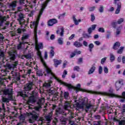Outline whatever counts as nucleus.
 <instances>
[{"label": "nucleus", "mask_w": 125, "mask_h": 125, "mask_svg": "<svg viewBox=\"0 0 125 125\" xmlns=\"http://www.w3.org/2000/svg\"><path fill=\"white\" fill-rule=\"evenodd\" d=\"M41 109H42L41 106H36L35 110L32 111V113H30L31 117L29 119V122L30 124H33L35 121H37L39 125H42L43 123L50 124L51 120H52L53 113L51 112L49 114L45 115L44 118L39 119V116L40 114H41Z\"/></svg>", "instance_id": "nucleus-1"}, {"label": "nucleus", "mask_w": 125, "mask_h": 125, "mask_svg": "<svg viewBox=\"0 0 125 125\" xmlns=\"http://www.w3.org/2000/svg\"><path fill=\"white\" fill-rule=\"evenodd\" d=\"M34 85H35V83L33 82L27 83L23 88L24 91L19 92L20 96H21V97H28L29 95H35V91H33L31 93H29L30 91L33 89Z\"/></svg>", "instance_id": "nucleus-2"}, {"label": "nucleus", "mask_w": 125, "mask_h": 125, "mask_svg": "<svg viewBox=\"0 0 125 125\" xmlns=\"http://www.w3.org/2000/svg\"><path fill=\"white\" fill-rule=\"evenodd\" d=\"M37 55H38L42 63L43 64L44 67V70L46 72V73H45L44 75L47 76L48 77H49L50 78H54V74L52 72L51 69L49 67H48V66H47V65H46V63H45V62H44V60L42 58V52H41L40 50H37Z\"/></svg>", "instance_id": "nucleus-3"}, {"label": "nucleus", "mask_w": 125, "mask_h": 125, "mask_svg": "<svg viewBox=\"0 0 125 125\" xmlns=\"http://www.w3.org/2000/svg\"><path fill=\"white\" fill-rule=\"evenodd\" d=\"M3 94L4 95H8V98L3 97L2 98V101L4 103H8L9 101L13 100V89L12 87H10L9 88L6 89L3 91Z\"/></svg>", "instance_id": "nucleus-4"}, {"label": "nucleus", "mask_w": 125, "mask_h": 125, "mask_svg": "<svg viewBox=\"0 0 125 125\" xmlns=\"http://www.w3.org/2000/svg\"><path fill=\"white\" fill-rule=\"evenodd\" d=\"M6 20V17H0V30H5L8 27H12V24L9 23Z\"/></svg>", "instance_id": "nucleus-5"}, {"label": "nucleus", "mask_w": 125, "mask_h": 125, "mask_svg": "<svg viewBox=\"0 0 125 125\" xmlns=\"http://www.w3.org/2000/svg\"><path fill=\"white\" fill-rule=\"evenodd\" d=\"M30 36L28 34H24L21 37L22 42H21L20 44L18 45V49H21V48H23L25 45L26 46V48H28V42H25L26 40L29 39Z\"/></svg>", "instance_id": "nucleus-6"}, {"label": "nucleus", "mask_w": 125, "mask_h": 125, "mask_svg": "<svg viewBox=\"0 0 125 125\" xmlns=\"http://www.w3.org/2000/svg\"><path fill=\"white\" fill-rule=\"evenodd\" d=\"M24 18H25V17H24V15L23 14L21 13L19 14L18 21H19L20 25L23 28H26V27H27V23H26L27 22Z\"/></svg>", "instance_id": "nucleus-7"}, {"label": "nucleus", "mask_w": 125, "mask_h": 125, "mask_svg": "<svg viewBox=\"0 0 125 125\" xmlns=\"http://www.w3.org/2000/svg\"><path fill=\"white\" fill-rule=\"evenodd\" d=\"M12 77H9V80H11L13 79V81L14 83H17L19 81L21 80V76L19 75V73L17 72H12Z\"/></svg>", "instance_id": "nucleus-8"}, {"label": "nucleus", "mask_w": 125, "mask_h": 125, "mask_svg": "<svg viewBox=\"0 0 125 125\" xmlns=\"http://www.w3.org/2000/svg\"><path fill=\"white\" fill-rule=\"evenodd\" d=\"M64 108L66 110V111L64 112V115H65V116H66L67 115H68V114H69V115H73V113L72 112V111L69 110V108H70V103H69V102H65L64 105Z\"/></svg>", "instance_id": "nucleus-9"}, {"label": "nucleus", "mask_w": 125, "mask_h": 125, "mask_svg": "<svg viewBox=\"0 0 125 125\" xmlns=\"http://www.w3.org/2000/svg\"><path fill=\"white\" fill-rule=\"evenodd\" d=\"M120 0H114V4L117 6V8L115 11V14H119L120 11H121V9L122 8V2L119 1Z\"/></svg>", "instance_id": "nucleus-10"}, {"label": "nucleus", "mask_w": 125, "mask_h": 125, "mask_svg": "<svg viewBox=\"0 0 125 125\" xmlns=\"http://www.w3.org/2000/svg\"><path fill=\"white\" fill-rule=\"evenodd\" d=\"M50 0H46L45 2L42 4V8L41 9L38 17V20H40V18H41V16H42V13L43 12V10H44V8L47 6V3H48L49 1H50Z\"/></svg>", "instance_id": "nucleus-11"}, {"label": "nucleus", "mask_w": 125, "mask_h": 125, "mask_svg": "<svg viewBox=\"0 0 125 125\" xmlns=\"http://www.w3.org/2000/svg\"><path fill=\"white\" fill-rule=\"evenodd\" d=\"M39 23L37 21H34L32 23H31L30 24V27L31 28H34V35L35 38H37V31H38V25Z\"/></svg>", "instance_id": "nucleus-12"}, {"label": "nucleus", "mask_w": 125, "mask_h": 125, "mask_svg": "<svg viewBox=\"0 0 125 125\" xmlns=\"http://www.w3.org/2000/svg\"><path fill=\"white\" fill-rule=\"evenodd\" d=\"M17 65H18V62H15L12 63L6 64V69H8V70H11L14 69V68H16Z\"/></svg>", "instance_id": "nucleus-13"}, {"label": "nucleus", "mask_w": 125, "mask_h": 125, "mask_svg": "<svg viewBox=\"0 0 125 125\" xmlns=\"http://www.w3.org/2000/svg\"><path fill=\"white\" fill-rule=\"evenodd\" d=\"M16 53L15 52H9V58L10 59V62H12V61H14L15 59H16Z\"/></svg>", "instance_id": "nucleus-14"}, {"label": "nucleus", "mask_w": 125, "mask_h": 125, "mask_svg": "<svg viewBox=\"0 0 125 125\" xmlns=\"http://www.w3.org/2000/svg\"><path fill=\"white\" fill-rule=\"evenodd\" d=\"M123 84L124 82L122 80H119L118 82H117L115 83L116 90H119L120 88L123 86Z\"/></svg>", "instance_id": "nucleus-15"}, {"label": "nucleus", "mask_w": 125, "mask_h": 125, "mask_svg": "<svg viewBox=\"0 0 125 125\" xmlns=\"http://www.w3.org/2000/svg\"><path fill=\"white\" fill-rule=\"evenodd\" d=\"M58 81L59 83H62V84H63V85H65V86H67L69 89H72V88H74V87L71 84H68V83H66L61 80H58Z\"/></svg>", "instance_id": "nucleus-16"}, {"label": "nucleus", "mask_w": 125, "mask_h": 125, "mask_svg": "<svg viewBox=\"0 0 125 125\" xmlns=\"http://www.w3.org/2000/svg\"><path fill=\"white\" fill-rule=\"evenodd\" d=\"M57 23V20L55 19L50 20L48 22V26H53L54 24Z\"/></svg>", "instance_id": "nucleus-17"}, {"label": "nucleus", "mask_w": 125, "mask_h": 125, "mask_svg": "<svg viewBox=\"0 0 125 125\" xmlns=\"http://www.w3.org/2000/svg\"><path fill=\"white\" fill-rule=\"evenodd\" d=\"M51 83H52V82L51 81H46L43 83V87H45L46 88H49V87H50V86H51Z\"/></svg>", "instance_id": "nucleus-18"}, {"label": "nucleus", "mask_w": 125, "mask_h": 125, "mask_svg": "<svg viewBox=\"0 0 125 125\" xmlns=\"http://www.w3.org/2000/svg\"><path fill=\"white\" fill-rule=\"evenodd\" d=\"M61 37H63L64 36V28L62 27L60 29L57 31V34H59Z\"/></svg>", "instance_id": "nucleus-19"}, {"label": "nucleus", "mask_w": 125, "mask_h": 125, "mask_svg": "<svg viewBox=\"0 0 125 125\" xmlns=\"http://www.w3.org/2000/svg\"><path fill=\"white\" fill-rule=\"evenodd\" d=\"M54 62L55 67H56V68H57L58 65H60V64H61V63L62 62V61L61 60H58L56 59H54Z\"/></svg>", "instance_id": "nucleus-20"}, {"label": "nucleus", "mask_w": 125, "mask_h": 125, "mask_svg": "<svg viewBox=\"0 0 125 125\" xmlns=\"http://www.w3.org/2000/svg\"><path fill=\"white\" fill-rule=\"evenodd\" d=\"M121 46V43L119 42H116L113 47V48L115 50H117V49H119V47Z\"/></svg>", "instance_id": "nucleus-21"}, {"label": "nucleus", "mask_w": 125, "mask_h": 125, "mask_svg": "<svg viewBox=\"0 0 125 125\" xmlns=\"http://www.w3.org/2000/svg\"><path fill=\"white\" fill-rule=\"evenodd\" d=\"M65 114V112L63 109H61V108H59L56 110V114L57 115H63Z\"/></svg>", "instance_id": "nucleus-22"}, {"label": "nucleus", "mask_w": 125, "mask_h": 125, "mask_svg": "<svg viewBox=\"0 0 125 125\" xmlns=\"http://www.w3.org/2000/svg\"><path fill=\"white\" fill-rule=\"evenodd\" d=\"M73 21L74 22L75 25H79V22H81L82 20L81 19H79L78 20L76 19V16L73 15L72 17Z\"/></svg>", "instance_id": "nucleus-23"}, {"label": "nucleus", "mask_w": 125, "mask_h": 125, "mask_svg": "<svg viewBox=\"0 0 125 125\" xmlns=\"http://www.w3.org/2000/svg\"><path fill=\"white\" fill-rule=\"evenodd\" d=\"M23 9H24L25 10V11H29V8H28L25 6L21 5L18 7V10L19 11L23 10Z\"/></svg>", "instance_id": "nucleus-24"}, {"label": "nucleus", "mask_w": 125, "mask_h": 125, "mask_svg": "<svg viewBox=\"0 0 125 125\" xmlns=\"http://www.w3.org/2000/svg\"><path fill=\"white\" fill-rule=\"evenodd\" d=\"M37 2H38V0H33L32 2L30 3L31 8H33V7H37L38 5H37Z\"/></svg>", "instance_id": "nucleus-25"}, {"label": "nucleus", "mask_w": 125, "mask_h": 125, "mask_svg": "<svg viewBox=\"0 0 125 125\" xmlns=\"http://www.w3.org/2000/svg\"><path fill=\"white\" fill-rule=\"evenodd\" d=\"M109 93H105V95H106L107 96H110L111 97H114V96H115V94H113V89H109Z\"/></svg>", "instance_id": "nucleus-26"}, {"label": "nucleus", "mask_w": 125, "mask_h": 125, "mask_svg": "<svg viewBox=\"0 0 125 125\" xmlns=\"http://www.w3.org/2000/svg\"><path fill=\"white\" fill-rule=\"evenodd\" d=\"M35 48L37 50H40V49H42L43 48L42 43H39V44H37Z\"/></svg>", "instance_id": "nucleus-27"}, {"label": "nucleus", "mask_w": 125, "mask_h": 125, "mask_svg": "<svg viewBox=\"0 0 125 125\" xmlns=\"http://www.w3.org/2000/svg\"><path fill=\"white\" fill-rule=\"evenodd\" d=\"M73 45L76 47H82V46H83V43L78 41H76L73 43Z\"/></svg>", "instance_id": "nucleus-28"}, {"label": "nucleus", "mask_w": 125, "mask_h": 125, "mask_svg": "<svg viewBox=\"0 0 125 125\" xmlns=\"http://www.w3.org/2000/svg\"><path fill=\"white\" fill-rule=\"evenodd\" d=\"M122 29H123V26H122V25L119 26L116 29V37H117V36H119V35H120V34H121V31H122Z\"/></svg>", "instance_id": "nucleus-29"}, {"label": "nucleus", "mask_w": 125, "mask_h": 125, "mask_svg": "<svg viewBox=\"0 0 125 125\" xmlns=\"http://www.w3.org/2000/svg\"><path fill=\"white\" fill-rule=\"evenodd\" d=\"M17 5V2L16 1H13L12 2L10 3L9 4L10 8H14Z\"/></svg>", "instance_id": "nucleus-30"}, {"label": "nucleus", "mask_w": 125, "mask_h": 125, "mask_svg": "<svg viewBox=\"0 0 125 125\" xmlns=\"http://www.w3.org/2000/svg\"><path fill=\"white\" fill-rule=\"evenodd\" d=\"M120 109V114L121 115H125V104H123Z\"/></svg>", "instance_id": "nucleus-31"}, {"label": "nucleus", "mask_w": 125, "mask_h": 125, "mask_svg": "<svg viewBox=\"0 0 125 125\" xmlns=\"http://www.w3.org/2000/svg\"><path fill=\"white\" fill-rule=\"evenodd\" d=\"M19 3L20 5L27 7V4H26V1H25V0H19Z\"/></svg>", "instance_id": "nucleus-32"}, {"label": "nucleus", "mask_w": 125, "mask_h": 125, "mask_svg": "<svg viewBox=\"0 0 125 125\" xmlns=\"http://www.w3.org/2000/svg\"><path fill=\"white\" fill-rule=\"evenodd\" d=\"M54 54H55V53L54 52V47L52 46L51 47V50L50 51V57H53Z\"/></svg>", "instance_id": "nucleus-33"}, {"label": "nucleus", "mask_w": 125, "mask_h": 125, "mask_svg": "<svg viewBox=\"0 0 125 125\" xmlns=\"http://www.w3.org/2000/svg\"><path fill=\"white\" fill-rule=\"evenodd\" d=\"M69 94L68 92H64L63 93V98L65 100H68L70 98L69 97Z\"/></svg>", "instance_id": "nucleus-34"}, {"label": "nucleus", "mask_w": 125, "mask_h": 125, "mask_svg": "<svg viewBox=\"0 0 125 125\" xmlns=\"http://www.w3.org/2000/svg\"><path fill=\"white\" fill-rule=\"evenodd\" d=\"M28 103H34L36 102V100L35 99V97L34 96H31L29 97L28 101Z\"/></svg>", "instance_id": "nucleus-35"}, {"label": "nucleus", "mask_w": 125, "mask_h": 125, "mask_svg": "<svg viewBox=\"0 0 125 125\" xmlns=\"http://www.w3.org/2000/svg\"><path fill=\"white\" fill-rule=\"evenodd\" d=\"M95 66H92L91 68L90 69L88 72V75H90L91 74H93V72L95 71Z\"/></svg>", "instance_id": "nucleus-36"}, {"label": "nucleus", "mask_w": 125, "mask_h": 125, "mask_svg": "<svg viewBox=\"0 0 125 125\" xmlns=\"http://www.w3.org/2000/svg\"><path fill=\"white\" fill-rule=\"evenodd\" d=\"M114 121H116V122H118V125H125V120H118L117 119H115Z\"/></svg>", "instance_id": "nucleus-37"}, {"label": "nucleus", "mask_w": 125, "mask_h": 125, "mask_svg": "<svg viewBox=\"0 0 125 125\" xmlns=\"http://www.w3.org/2000/svg\"><path fill=\"white\" fill-rule=\"evenodd\" d=\"M23 57L26 58V59H32V54H31V53H29L23 55Z\"/></svg>", "instance_id": "nucleus-38"}, {"label": "nucleus", "mask_w": 125, "mask_h": 125, "mask_svg": "<svg viewBox=\"0 0 125 125\" xmlns=\"http://www.w3.org/2000/svg\"><path fill=\"white\" fill-rule=\"evenodd\" d=\"M94 47V44L93 43H91L88 45V48H89V50L90 52H92V49Z\"/></svg>", "instance_id": "nucleus-39"}, {"label": "nucleus", "mask_w": 125, "mask_h": 125, "mask_svg": "<svg viewBox=\"0 0 125 125\" xmlns=\"http://www.w3.org/2000/svg\"><path fill=\"white\" fill-rule=\"evenodd\" d=\"M75 89L76 90V92L80 91V90H82L81 88V84L78 83L76 87H75Z\"/></svg>", "instance_id": "nucleus-40"}, {"label": "nucleus", "mask_w": 125, "mask_h": 125, "mask_svg": "<svg viewBox=\"0 0 125 125\" xmlns=\"http://www.w3.org/2000/svg\"><path fill=\"white\" fill-rule=\"evenodd\" d=\"M124 49H125V47H120V49L117 51V53L118 54H122L124 51Z\"/></svg>", "instance_id": "nucleus-41"}, {"label": "nucleus", "mask_w": 125, "mask_h": 125, "mask_svg": "<svg viewBox=\"0 0 125 125\" xmlns=\"http://www.w3.org/2000/svg\"><path fill=\"white\" fill-rule=\"evenodd\" d=\"M98 10L99 12H100L101 13H103V12H104V6H103V5H100Z\"/></svg>", "instance_id": "nucleus-42"}, {"label": "nucleus", "mask_w": 125, "mask_h": 125, "mask_svg": "<svg viewBox=\"0 0 125 125\" xmlns=\"http://www.w3.org/2000/svg\"><path fill=\"white\" fill-rule=\"evenodd\" d=\"M80 70H81L80 66H75L73 67V71H74L80 72Z\"/></svg>", "instance_id": "nucleus-43"}, {"label": "nucleus", "mask_w": 125, "mask_h": 125, "mask_svg": "<svg viewBox=\"0 0 125 125\" xmlns=\"http://www.w3.org/2000/svg\"><path fill=\"white\" fill-rule=\"evenodd\" d=\"M37 76H39V77H41L43 75V73L42 70H38L37 71Z\"/></svg>", "instance_id": "nucleus-44"}, {"label": "nucleus", "mask_w": 125, "mask_h": 125, "mask_svg": "<svg viewBox=\"0 0 125 125\" xmlns=\"http://www.w3.org/2000/svg\"><path fill=\"white\" fill-rule=\"evenodd\" d=\"M110 61H111V62H113V61L115 60V56H114L113 54L111 53L110 54Z\"/></svg>", "instance_id": "nucleus-45"}, {"label": "nucleus", "mask_w": 125, "mask_h": 125, "mask_svg": "<svg viewBox=\"0 0 125 125\" xmlns=\"http://www.w3.org/2000/svg\"><path fill=\"white\" fill-rule=\"evenodd\" d=\"M58 42L59 44H61V45L63 44V38H59L58 40Z\"/></svg>", "instance_id": "nucleus-46"}, {"label": "nucleus", "mask_w": 125, "mask_h": 125, "mask_svg": "<svg viewBox=\"0 0 125 125\" xmlns=\"http://www.w3.org/2000/svg\"><path fill=\"white\" fill-rule=\"evenodd\" d=\"M124 21H125V20L123 18H120V19H119L117 21V24H119V25L122 24L123 23V22H124Z\"/></svg>", "instance_id": "nucleus-47"}, {"label": "nucleus", "mask_w": 125, "mask_h": 125, "mask_svg": "<svg viewBox=\"0 0 125 125\" xmlns=\"http://www.w3.org/2000/svg\"><path fill=\"white\" fill-rule=\"evenodd\" d=\"M98 32L100 33H105V29L103 27H100L98 29Z\"/></svg>", "instance_id": "nucleus-48"}, {"label": "nucleus", "mask_w": 125, "mask_h": 125, "mask_svg": "<svg viewBox=\"0 0 125 125\" xmlns=\"http://www.w3.org/2000/svg\"><path fill=\"white\" fill-rule=\"evenodd\" d=\"M19 119L21 121H24V120H25V115L21 114L20 116L19 117Z\"/></svg>", "instance_id": "nucleus-49"}, {"label": "nucleus", "mask_w": 125, "mask_h": 125, "mask_svg": "<svg viewBox=\"0 0 125 125\" xmlns=\"http://www.w3.org/2000/svg\"><path fill=\"white\" fill-rule=\"evenodd\" d=\"M83 37L84 38V39H90V38H91V36L88 35L87 34H83Z\"/></svg>", "instance_id": "nucleus-50"}, {"label": "nucleus", "mask_w": 125, "mask_h": 125, "mask_svg": "<svg viewBox=\"0 0 125 125\" xmlns=\"http://www.w3.org/2000/svg\"><path fill=\"white\" fill-rule=\"evenodd\" d=\"M95 20V16H94V14H92L91 15V22H93Z\"/></svg>", "instance_id": "nucleus-51"}, {"label": "nucleus", "mask_w": 125, "mask_h": 125, "mask_svg": "<svg viewBox=\"0 0 125 125\" xmlns=\"http://www.w3.org/2000/svg\"><path fill=\"white\" fill-rule=\"evenodd\" d=\"M90 107H91V104H87L85 108V111H86V112H87L89 108H90Z\"/></svg>", "instance_id": "nucleus-52"}, {"label": "nucleus", "mask_w": 125, "mask_h": 125, "mask_svg": "<svg viewBox=\"0 0 125 125\" xmlns=\"http://www.w3.org/2000/svg\"><path fill=\"white\" fill-rule=\"evenodd\" d=\"M104 71L105 74H108L109 72V70L108 69V67L107 66H104Z\"/></svg>", "instance_id": "nucleus-53"}, {"label": "nucleus", "mask_w": 125, "mask_h": 125, "mask_svg": "<svg viewBox=\"0 0 125 125\" xmlns=\"http://www.w3.org/2000/svg\"><path fill=\"white\" fill-rule=\"evenodd\" d=\"M74 52L75 54V55H79V54H81L82 53L81 51H78V50H75Z\"/></svg>", "instance_id": "nucleus-54"}, {"label": "nucleus", "mask_w": 125, "mask_h": 125, "mask_svg": "<svg viewBox=\"0 0 125 125\" xmlns=\"http://www.w3.org/2000/svg\"><path fill=\"white\" fill-rule=\"evenodd\" d=\"M67 71L64 70L63 72L62 78H63V79H65L66 77V75H67Z\"/></svg>", "instance_id": "nucleus-55"}, {"label": "nucleus", "mask_w": 125, "mask_h": 125, "mask_svg": "<svg viewBox=\"0 0 125 125\" xmlns=\"http://www.w3.org/2000/svg\"><path fill=\"white\" fill-rule=\"evenodd\" d=\"M4 80L1 78H0V85L4 84Z\"/></svg>", "instance_id": "nucleus-56"}, {"label": "nucleus", "mask_w": 125, "mask_h": 125, "mask_svg": "<svg viewBox=\"0 0 125 125\" xmlns=\"http://www.w3.org/2000/svg\"><path fill=\"white\" fill-rule=\"evenodd\" d=\"M102 71H103L102 66H100L99 67V74H100V75L102 74Z\"/></svg>", "instance_id": "nucleus-57"}, {"label": "nucleus", "mask_w": 125, "mask_h": 125, "mask_svg": "<svg viewBox=\"0 0 125 125\" xmlns=\"http://www.w3.org/2000/svg\"><path fill=\"white\" fill-rule=\"evenodd\" d=\"M22 31L23 32H25V29H21L20 28H18V34H21V33H22Z\"/></svg>", "instance_id": "nucleus-58"}, {"label": "nucleus", "mask_w": 125, "mask_h": 125, "mask_svg": "<svg viewBox=\"0 0 125 125\" xmlns=\"http://www.w3.org/2000/svg\"><path fill=\"white\" fill-rule=\"evenodd\" d=\"M83 44L84 45V46L87 47L88 43H87L86 41H83Z\"/></svg>", "instance_id": "nucleus-59"}, {"label": "nucleus", "mask_w": 125, "mask_h": 125, "mask_svg": "<svg viewBox=\"0 0 125 125\" xmlns=\"http://www.w3.org/2000/svg\"><path fill=\"white\" fill-rule=\"evenodd\" d=\"M106 58H104L103 59H102L101 62V64H104V63H105V62L106 61Z\"/></svg>", "instance_id": "nucleus-60"}, {"label": "nucleus", "mask_w": 125, "mask_h": 125, "mask_svg": "<svg viewBox=\"0 0 125 125\" xmlns=\"http://www.w3.org/2000/svg\"><path fill=\"white\" fill-rule=\"evenodd\" d=\"M117 24H118L117 22H113L112 23L113 28H116V27H117Z\"/></svg>", "instance_id": "nucleus-61"}, {"label": "nucleus", "mask_w": 125, "mask_h": 125, "mask_svg": "<svg viewBox=\"0 0 125 125\" xmlns=\"http://www.w3.org/2000/svg\"><path fill=\"white\" fill-rule=\"evenodd\" d=\"M58 122V120H57V119H55V121H53L52 125H56V124H57Z\"/></svg>", "instance_id": "nucleus-62"}, {"label": "nucleus", "mask_w": 125, "mask_h": 125, "mask_svg": "<svg viewBox=\"0 0 125 125\" xmlns=\"http://www.w3.org/2000/svg\"><path fill=\"white\" fill-rule=\"evenodd\" d=\"M95 9V7H91L89 8V11H93Z\"/></svg>", "instance_id": "nucleus-63"}, {"label": "nucleus", "mask_w": 125, "mask_h": 125, "mask_svg": "<svg viewBox=\"0 0 125 125\" xmlns=\"http://www.w3.org/2000/svg\"><path fill=\"white\" fill-rule=\"evenodd\" d=\"M94 125H101V121H98Z\"/></svg>", "instance_id": "nucleus-64"}]
</instances>
